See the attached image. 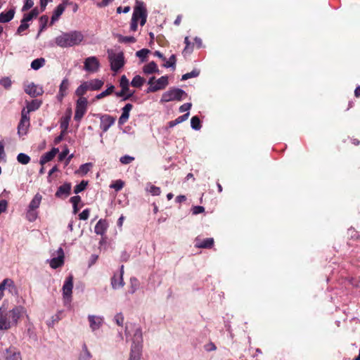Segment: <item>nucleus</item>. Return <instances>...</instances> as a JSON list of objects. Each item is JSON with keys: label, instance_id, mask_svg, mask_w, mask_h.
I'll return each instance as SVG.
<instances>
[{"label": "nucleus", "instance_id": "nucleus-39", "mask_svg": "<svg viewBox=\"0 0 360 360\" xmlns=\"http://www.w3.org/2000/svg\"><path fill=\"white\" fill-rule=\"evenodd\" d=\"M91 358V354L88 349L86 345H84L82 347V351L80 354L79 359L80 360H90Z\"/></svg>", "mask_w": 360, "mask_h": 360}, {"label": "nucleus", "instance_id": "nucleus-54", "mask_svg": "<svg viewBox=\"0 0 360 360\" xmlns=\"http://www.w3.org/2000/svg\"><path fill=\"white\" fill-rule=\"evenodd\" d=\"M89 210L85 209L79 214V218L81 220H86L89 218Z\"/></svg>", "mask_w": 360, "mask_h": 360}, {"label": "nucleus", "instance_id": "nucleus-52", "mask_svg": "<svg viewBox=\"0 0 360 360\" xmlns=\"http://www.w3.org/2000/svg\"><path fill=\"white\" fill-rule=\"evenodd\" d=\"M124 320V316L121 313L117 314L114 317V321H115V323L120 326L123 325Z\"/></svg>", "mask_w": 360, "mask_h": 360}, {"label": "nucleus", "instance_id": "nucleus-19", "mask_svg": "<svg viewBox=\"0 0 360 360\" xmlns=\"http://www.w3.org/2000/svg\"><path fill=\"white\" fill-rule=\"evenodd\" d=\"M132 108L133 105L131 103H127L122 108V113L118 120V124L120 125H123L127 122L129 117V112Z\"/></svg>", "mask_w": 360, "mask_h": 360}, {"label": "nucleus", "instance_id": "nucleus-29", "mask_svg": "<svg viewBox=\"0 0 360 360\" xmlns=\"http://www.w3.org/2000/svg\"><path fill=\"white\" fill-rule=\"evenodd\" d=\"M41 200H42V195L41 194H39V193H37L34 196V198L32 199V200L30 201V202L28 205V207L37 210V209L40 206Z\"/></svg>", "mask_w": 360, "mask_h": 360}, {"label": "nucleus", "instance_id": "nucleus-43", "mask_svg": "<svg viewBox=\"0 0 360 360\" xmlns=\"http://www.w3.org/2000/svg\"><path fill=\"white\" fill-rule=\"evenodd\" d=\"M150 53V51L147 49H141L139 51H138L136 53V55L137 57H139L142 62H143L148 54Z\"/></svg>", "mask_w": 360, "mask_h": 360}, {"label": "nucleus", "instance_id": "nucleus-55", "mask_svg": "<svg viewBox=\"0 0 360 360\" xmlns=\"http://www.w3.org/2000/svg\"><path fill=\"white\" fill-rule=\"evenodd\" d=\"M191 106L192 104L191 103H186L180 106L179 111L181 112L188 111Z\"/></svg>", "mask_w": 360, "mask_h": 360}, {"label": "nucleus", "instance_id": "nucleus-24", "mask_svg": "<svg viewBox=\"0 0 360 360\" xmlns=\"http://www.w3.org/2000/svg\"><path fill=\"white\" fill-rule=\"evenodd\" d=\"M41 101L39 100H32L31 102L27 103V109L23 108L21 112H27L29 115L30 112L35 111L40 108Z\"/></svg>", "mask_w": 360, "mask_h": 360}, {"label": "nucleus", "instance_id": "nucleus-60", "mask_svg": "<svg viewBox=\"0 0 360 360\" xmlns=\"http://www.w3.org/2000/svg\"><path fill=\"white\" fill-rule=\"evenodd\" d=\"M53 0H40V8L41 11H44L46 9L47 4L51 2Z\"/></svg>", "mask_w": 360, "mask_h": 360}, {"label": "nucleus", "instance_id": "nucleus-26", "mask_svg": "<svg viewBox=\"0 0 360 360\" xmlns=\"http://www.w3.org/2000/svg\"><path fill=\"white\" fill-rule=\"evenodd\" d=\"M108 228V224L105 220L100 219L94 227V231L98 235H103Z\"/></svg>", "mask_w": 360, "mask_h": 360}, {"label": "nucleus", "instance_id": "nucleus-25", "mask_svg": "<svg viewBox=\"0 0 360 360\" xmlns=\"http://www.w3.org/2000/svg\"><path fill=\"white\" fill-rule=\"evenodd\" d=\"M214 245V239L212 238H207L202 240L197 238L195 240V246L199 248H210Z\"/></svg>", "mask_w": 360, "mask_h": 360}, {"label": "nucleus", "instance_id": "nucleus-62", "mask_svg": "<svg viewBox=\"0 0 360 360\" xmlns=\"http://www.w3.org/2000/svg\"><path fill=\"white\" fill-rule=\"evenodd\" d=\"M120 41L125 43H134L136 39L134 37H124Z\"/></svg>", "mask_w": 360, "mask_h": 360}, {"label": "nucleus", "instance_id": "nucleus-22", "mask_svg": "<svg viewBox=\"0 0 360 360\" xmlns=\"http://www.w3.org/2000/svg\"><path fill=\"white\" fill-rule=\"evenodd\" d=\"M70 190H71L70 184L65 183V184L61 185L60 186H59V188H58V190L56 193V196L57 198H67L70 193Z\"/></svg>", "mask_w": 360, "mask_h": 360}, {"label": "nucleus", "instance_id": "nucleus-17", "mask_svg": "<svg viewBox=\"0 0 360 360\" xmlns=\"http://www.w3.org/2000/svg\"><path fill=\"white\" fill-rule=\"evenodd\" d=\"M115 122V117L110 115H103L101 117L100 127L103 131L105 132L112 124H114Z\"/></svg>", "mask_w": 360, "mask_h": 360}, {"label": "nucleus", "instance_id": "nucleus-28", "mask_svg": "<svg viewBox=\"0 0 360 360\" xmlns=\"http://www.w3.org/2000/svg\"><path fill=\"white\" fill-rule=\"evenodd\" d=\"M15 15V9L11 8L6 12H1L0 13V22L6 23L11 21Z\"/></svg>", "mask_w": 360, "mask_h": 360}, {"label": "nucleus", "instance_id": "nucleus-15", "mask_svg": "<svg viewBox=\"0 0 360 360\" xmlns=\"http://www.w3.org/2000/svg\"><path fill=\"white\" fill-rule=\"evenodd\" d=\"M50 266L56 269L61 266L64 263V252L62 248H59L56 251V256L49 260Z\"/></svg>", "mask_w": 360, "mask_h": 360}, {"label": "nucleus", "instance_id": "nucleus-64", "mask_svg": "<svg viewBox=\"0 0 360 360\" xmlns=\"http://www.w3.org/2000/svg\"><path fill=\"white\" fill-rule=\"evenodd\" d=\"M32 19H33V18L32 17L31 14L30 13H26L24 15L22 19L21 20L27 23V22L32 20Z\"/></svg>", "mask_w": 360, "mask_h": 360}, {"label": "nucleus", "instance_id": "nucleus-50", "mask_svg": "<svg viewBox=\"0 0 360 360\" xmlns=\"http://www.w3.org/2000/svg\"><path fill=\"white\" fill-rule=\"evenodd\" d=\"M92 167V165L91 163H86V164H84L82 165L79 169V173L82 174H86L90 168Z\"/></svg>", "mask_w": 360, "mask_h": 360}, {"label": "nucleus", "instance_id": "nucleus-14", "mask_svg": "<svg viewBox=\"0 0 360 360\" xmlns=\"http://www.w3.org/2000/svg\"><path fill=\"white\" fill-rule=\"evenodd\" d=\"M168 77L167 76H162L158 79L155 80V84L153 86H149L146 92L150 93V92H155L159 90H162L166 88V86L168 85Z\"/></svg>", "mask_w": 360, "mask_h": 360}, {"label": "nucleus", "instance_id": "nucleus-31", "mask_svg": "<svg viewBox=\"0 0 360 360\" xmlns=\"http://www.w3.org/2000/svg\"><path fill=\"white\" fill-rule=\"evenodd\" d=\"M104 82L98 79H95L93 80H91L89 82H88V84L89 85V90L92 91H97L101 89V87L103 86Z\"/></svg>", "mask_w": 360, "mask_h": 360}, {"label": "nucleus", "instance_id": "nucleus-48", "mask_svg": "<svg viewBox=\"0 0 360 360\" xmlns=\"http://www.w3.org/2000/svg\"><path fill=\"white\" fill-rule=\"evenodd\" d=\"M28 27L29 24L21 20L20 25L18 27L16 34L18 35H21L24 31L28 29Z\"/></svg>", "mask_w": 360, "mask_h": 360}, {"label": "nucleus", "instance_id": "nucleus-11", "mask_svg": "<svg viewBox=\"0 0 360 360\" xmlns=\"http://www.w3.org/2000/svg\"><path fill=\"white\" fill-rule=\"evenodd\" d=\"M6 290L12 295L17 294V288L12 279L5 278L0 283V300L4 297Z\"/></svg>", "mask_w": 360, "mask_h": 360}, {"label": "nucleus", "instance_id": "nucleus-23", "mask_svg": "<svg viewBox=\"0 0 360 360\" xmlns=\"http://www.w3.org/2000/svg\"><path fill=\"white\" fill-rule=\"evenodd\" d=\"M65 9V3L63 2L59 4L54 10L53 15L51 16L50 25H53V23L58 20L60 16L63 14Z\"/></svg>", "mask_w": 360, "mask_h": 360}, {"label": "nucleus", "instance_id": "nucleus-9", "mask_svg": "<svg viewBox=\"0 0 360 360\" xmlns=\"http://www.w3.org/2000/svg\"><path fill=\"white\" fill-rule=\"evenodd\" d=\"M73 288V277L69 276L63 286V296L65 304H69L71 302V297Z\"/></svg>", "mask_w": 360, "mask_h": 360}, {"label": "nucleus", "instance_id": "nucleus-61", "mask_svg": "<svg viewBox=\"0 0 360 360\" xmlns=\"http://www.w3.org/2000/svg\"><path fill=\"white\" fill-rule=\"evenodd\" d=\"M72 205H78L81 202V198L79 195H75L70 198Z\"/></svg>", "mask_w": 360, "mask_h": 360}, {"label": "nucleus", "instance_id": "nucleus-35", "mask_svg": "<svg viewBox=\"0 0 360 360\" xmlns=\"http://www.w3.org/2000/svg\"><path fill=\"white\" fill-rule=\"evenodd\" d=\"M142 352L141 350L130 349L128 360H141Z\"/></svg>", "mask_w": 360, "mask_h": 360}, {"label": "nucleus", "instance_id": "nucleus-36", "mask_svg": "<svg viewBox=\"0 0 360 360\" xmlns=\"http://www.w3.org/2000/svg\"><path fill=\"white\" fill-rule=\"evenodd\" d=\"M115 90V86L112 84L109 85L108 89L105 90L104 91L101 92V94L96 95V99L99 100L107 96H109L112 94L114 92Z\"/></svg>", "mask_w": 360, "mask_h": 360}, {"label": "nucleus", "instance_id": "nucleus-7", "mask_svg": "<svg viewBox=\"0 0 360 360\" xmlns=\"http://www.w3.org/2000/svg\"><path fill=\"white\" fill-rule=\"evenodd\" d=\"M0 360H22L21 353L14 346L0 349Z\"/></svg>", "mask_w": 360, "mask_h": 360}, {"label": "nucleus", "instance_id": "nucleus-42", "mask_svg": "<svg viewBox=\"0 0 360 360\" xmlns=\"http://www.w3.org/2000/svg\"><path fill=\"white\" fill-rule=\"evenodd\" d=\"M124 182L121 179H118V180L113 181L110 184V187L111 188L115 189L116 191H119L124 187Z\"/></svg>", "mask_w": 360, "mask_h": 360}, {"label": "nucleus", "instance_id": "nucleus-3", "mask_svg": "<svg viewBox=\"0 0 360 360\" xmlns=\"http://www.w3.org/2000/svg\"><path fill=\"white\" fill-rule=\"evenodd\" d=\"M84 36L79 31L63 32L55 39L57 46L66 48L79 45L83 40Z\"/></svg>", "mask_w": 360, "mask_h": 360}, {"label": "nucleus", "instance_id": "nucleus-2", "mask_svg": "<svg viewBox=\"0 0 360 360\" xmlns=\"http://www.w3.org/2000/svg\"><path fill=\"white\" fill-rule=\"evenodd\" d=\"M125 335L127 340L131 342L130 349L143 351V333L139 326L134 323L127 325Z\"/></svg>", "mask_w": 360, "mask_h": 360}, {"label": "nucleus", "instance_id": "nucleus-51", "mask_svg": "<svg viewBox=\"0 0 360 360\" xmlns=\"http://www.w3.org/2000/svg\"><path fill=\"white\" fill-rule=\"evenodd\" d=\"M59 153V149L53 148L49 152L45 153L41 158H55Z\"/></svg>", "mask_w": 360, "mask_h": 360}, {"label": "nucleus", "instance_id": "nucleus-45", "mask_svg": "<svg viewBox=\"0 0 360 360\" xmlns=\"http://www.w3.org/2000/svg\"><path fill=\"white\" fill-rule=\"evenodd\" d=\"M87 186V181H82L79 184H77L74 189L75 193L77 194L82 191H83Z\"/></svg>", "mask_w": 360, "mask_h": 360}, {"label": "nucleus", "instance_id": "nucleus-16", "mask_svg": "<svg viewBox=\"0 0 360 360\" xmlns=\"http://www.w3.org/2000/svg\"><path fill=\"white\" fill-rule=\"evenodd\" d=\"M123 274L124 266L122 265L120 272L115 274L111 279V285L113 289H118L124 286V282L123 280Z\"/></svg>", "mask_w": 360, "mask_h": 360}, {"label": "nucleus", "instance_id": "nucleus-21", "mask_svg": "<svg viewBox=\"0 0 360 360\" xmlns=\"http://www.w3.org/2000/svg\"><path fill=\"white\" fill-rule=\"evenodd\" d=\"M25 91L26 94H29L32 97H37L40 96L43 93V90L41 88H39L34 83L28 84L25 88Z\"/></svg>", "mask_w": 360, "mask_h": 360}, {"label": "nucleus", "instance_id": "nucleus-10", "mask_svg": "<svg viewBox=\"0 0 360 360\" xmlns=\"http://www.w3.org/2000/svg\"><path fill=\"white\" fill-rule=\"evenodd\" d=\"M87 319L89 328L93 333L100 330L104 324V317L102 316L89 314Z\"/></svg>", "mask_w": 360, "mask_h": 360}, {"label": "nucleus", "instance_id": "nucleus-13", "mask_svg": "<svg viewBox=\"0 0 360 360\" xmlns=\"http://www.w3.org/2000/svg\"><path fill=\"white\" fill-rule=\"evenodd\" d=\"M100 68L99 60L95 56H90L85 59L84 69L89 72H96Z\"/></svg>", "mask_w": 360, "mask_h": 360}, {"label": "nucleus", "instance_id": "nucleus-1", "mask_svg": "<svg viewBox=\"0 0 360 360\" xmlns=\"http://www.w3.org/2000/svg\"><path fill=\"white\" fill-rule=\"evenodd\" d=\"M26 314L24 307L15 306L11 309L2 304L0 307V331L5 332L16 326L20 318Z\"/></svg>", "mask_w": 360, "mask_h": 360}, {"label": "nucleus", "instance_id": "nucleus-58", "mask_svg": "<svg viewBox=\"0 0 360 360\" xmlns=\"http://www.w3.org/2000/svg\"><path fill=\"white\" fill-rule=\"evenodd\" d=\"M7 205L8 203L6 200H0V214L6 210Z\"/></svg>", "mask_w": 360, "mask_h": 360}, {"label": "nucleus", "instance_id": "nucleus-30", "mask_svg": "<svg viewBox=\"0 0 360 360\" xmlns=\"http://www.w3.org/2000/svg\"><path fill=\"white\" fill-rule=\"evenodd\" d=\"M89 90L88 82H85L80 84L75 91V94L79 98H84L83 96Z\"/></svg>", "mask_w": 360, "mask_h": 360}, {"label": "nucleus", "instance_id": "nucleus-40", "mask_svg": "<svg viewBox=\"0 0 360 360\" xmlns=\"http://www.w3.org/2000/svg\"><path fill=\"white\" fill-rule=\"evenodd\" d=\"M146 191L153 195H159L161 193L160 188L151 184H147Z\"/></svg>", "mask_w": 360, "mask_h": 360}, {"label": "nucleus", "instance_id": "nucleus-44", "mask_svg": "<svg viewBox=\"0 0 360 360\" xmlns=\"http://www.w3.org/2000/svg\"><path fill=\"white\" fill-rule=\"evenodd\" d=\"M49 22V17L46 15L41 16L39 18L40 29L39 32H42L46 29L47 23Z\"/></svg>", "mask_w": 360, "mask_h": 360}, {"label": "nucleus", "instance_id": "nucleus-4", "mask_svg": "<svg viewBox=\"0 0 360 360\" xmlns=\"http://www.w3.org/2000/svg\"><path fill=\"white\" fill-rule=\"evenodd\" d=\"M108 53L111 70L117 72L124 65V53L122 52L115 53L112 50H108Z\"/></svg>", "mask_w": 360, "mask_h": 360}, {"label": "nucleus", "instance_id": "nucleus-49", "mask_svg": "<svg viewBox=\"0 0 360 360\" xmlns=\"http://www.w3.org/2000/svg\"><path fill=\"white\" fill-rule=\"evenodd\" d=\"M0 84L5 89H8L11 87L12 82L9 77H4L0 79Z\"/></svg>", "mask_w": 360, "mask_h": 360}, {"label": "nucleus", "instance_id": "nucleus-6", "mask_svg": "<svg viewBox=\"0 0 360 360\" xmlns=\"http://www.w3.org/2000/svg\"><path fill=\"white\" fill-rule=\"evenodd\" d=\"M147 15V10L145 4L143 1L136 0L132 18L136 19L138 21L140 20V25L143 26L146 22Z\"/></svg>", "mask_w": 360, "mask_h": 360}, {"label": "nucleus", "instance_id": "nucleus-46", "mask_svg": "<svg viewBox=\"0 0 360 360\" xmlns=\"http://www.w3.org/2000/svg\"><path fill=\"white\" fill-rule=\"evenodd\" d=\"M176 56L172 55L169 60L166 61V63L163 65L165 68H174L176 65Z\"/></svg>", "mask_w": 360, "mask_h": 360}, {"label": "nucleus", "instance_id": "nucleus-32", "mask_svg": "<svg viewBox=\"0 0 360 360\" xmlns=\"http://www.w3.org/2000/svg\"><path fill=\"white\" fill-rule=\"evenodd\" d=\"M38 217V211L27 207L26 211V219L30 221H34Z\"/></svg>", "mask_w": 360, "mask_h": 360}, {"label": "nucleus", "instance_id": "nucleus-57", "mask_svg": "<svg viewBox=\"0 0 360 360\" xmlns=\"http://www.w3.org/2000/svg\"><path fill=\"white\" fill-rule=\"evenodd\" d=\"M205 211V208L202 206H194L192 209L193 214H198L202 213Z\"/></svg>", "mask_w": 360, "mask_h": 360}, {"label": "nucleus", "instance_id": "nucleus-53", "mask_svg": "<svg viewBox=\"0 0 360 360\" xmlns=\"http://www.w3.org/2000/svg\"><path fill=\"white\" fill-rule=\"evenodd\" d=\"M34 6L33 0H25V2L22 8V11H26L32 8Z\"/></svg>", "mask_w": 360, "mask_h": 360}, {"label": "nucleus", "instance_id": "nucleus-5", "mask_svg": "<svg viewBox=\"0 0 360 360\" xmlns=\"http://www.w3.org/2000/svg\"><path fill=\"white\" fill-rule=\"evenodd\" d=\"M187 96L186 93L179 88H174L165 91L162 95L160 101L167 103L172 101H181L183 97Z\"/></svg>", "mask_w": 360, "mask_h": 360}, {"label": "nucleus", "instance_id": "nucleus-47", "mask_svg": "<svg viewBox=\"0 0 360 360\" xmlns=\"http://www.w3.org/2000/svg\"><path fill=\"white\" fill-rule=\"evenodd\" d=\"M199 73H200V72L198 70H193L191 72H188V73L183 75L181 79L186 80V79H188L192 77H195L198 76Z\"/></svg>", "mask_w": 360, "mask_h": 360}, {"label": "nucleus", "instance_id": "nucleus-59", "mask_svg": "<svg viewBox=\"0 0 360 360\" xmlns=\"http://www.w3.org/2000/svg\"><path fill=\"white\" fill-rule=\"evenodd\" d=\"M137 28H138V20H136V19L131 18V22L130 24L131 30L135 32L137 30Z\"/></svg>", "mask_w": 360, "mask_h": 360}, {"label": "nucleus", "instance_id": "nucleus-41", "mask_svg": "<svg viewBox=\"0 0 360 360\" xmlns=\"http://www.w3.org/2000/svg\"><path fill=\"white\" fill-rule=\"evenodd\" d=\"M191 127L195 130H199L201 128V122L198 116H193L191 120Z\"/></svg>", "mask_w": 360, "mask_h": 360}, {"label": "nucleus", "instance_id": "nucleus-38", "mask_svg": "<svg viewBox=\"0 0 360 360\" xmlns=\"http://www.w3.org/2000/svg\"><path fill=\"white\" fill-rule=\"evenodd\" d=\"M120 86L126 92L129 91V82L127 77L124 75L121 77L120 80Z\"/></svg>", "mask_w": 360, "mask_h": 360}, {"label": "nucleus", "instance_id": "nucleus-8", "mask_svg": "<svg viewBox=\"0 0 360 360\" xmlns=\"http://www.w3.org/2000/svg\"><path fill=\"white\" fill-rule=\"evenodd\" d=\"M87 98H79L76 103L75 112L74 119L77 122H80L87 110Z\"/></svg>", "mask_w": 360, "mask_h": 360}, {"label": "nucleus", "instance_id": "nucleus-37", "mask_svg": "<svg viewBox=\"0 0 360 360\" xmlns=\"http://www.w3.org/2000/svg\"><path fill=\"white\" fill-rule=\"evenodd\" d=\"M45 64V59L43 58L34 59L31 63V68L35 70H39Z\"/></svg>", "mask_w": 360, "mask_h": 360}, {"label": "nucleus", "instance_id": "nucleus-18", "mask_svg": "<svg viewBox=\"0 0 360 360\" xmlns=\"http://www.w3.org/2000/svg\"><path fill=\"white\" fill-rule=\"evenodd\" d=\"M72 111L71 109L67 110L65 115L60 118V127L61 129V134H65L69 127V122L71 119Z\"/></svg>", "mask_w": 360, "mask_h": 360}, {"label": "nucleus", "instance_id": "nucleus-33", "mask_svg": "<svg viewBox=\"0 0 360 360\" xmlns=\"http://www.w3.org/2000/svg\"><path fill=\"white\" fill-rule=\"evenodd\" d=\"M146 79L140 75H136L131 82L133 87L141 88L145 83Z\"/></svg>", "mask_w": 360, "mask_h": 360}, {"label": "nucleus", "instance_id": "nucleus-56", "mask_svg": "<svg viewBox=\"0 0 360 360\" xmlns=\"http://www.w3.org/2000/svg\"><path fill=\"white\" fill-rule=\"evenodd\" d=\"M69 154V150L66 146H63L62 150L60 152L58 158H67Z\"/></svg>", "mask_w": 360, "mask_h": 360}, {"label": "nucleus", "instance_id": "nucleus-63", "mask_svg": "<svg viewBox=\"0 0 360 360\" xmlns=\"http://www.w3.org/2000/svg\"><path fill=\"white\" fill-rule=\"evenodd\" d=\"M130 11V7L129 6H125L124 8H122L121 6H119L117 8V13H121L122 12L124 13H128L129 11Z\"/></svg>", "mask_w": 360, "mask_h": 360}, {"label": "nucleus", "instance_id": "nucleus-12", "mask_svg": "<svg viewBox=\"0 0 360 360\" xmlns=\"http://www.w3.org/2000/svg\"><path fill=\"white\" fill-rule=\"evenodd\" d=\"M30 126V115L27 112H21V119L18 126V132L20 135H25Z\"/></svg>", "mask_w": 360, "mask_h": 360}, {"label": "nucleus", "instance_id": "nucleus-27", "mask_svg": "<svg viewBox=\"0 0 360 360\" xmlns=\"http://www.w3.org/2000/svg\"><path fill=\"white\" fill-rule=\"evenodd\" d=\"M143 72L146 75H149L156 72L159 73L160 71L157 64L154 61H151L143 67Z\"/></svg>", "mask_w": 360, "mask_h": 360}, {"label": "nucleus", "instance_id": "nucleus-20", "mask_svg": "<svg viewBox=\"0 0 360 360\" xmlns=\"http://www.w3.org/2000/svg\"><path fill=\"white\" fill-rule=\"evenodd\" d=\"M70 82L67 78H64L59 87L58 94L57 98L59 101H62L63 98L67 95L69 89Z\"/></svg>", "mask_w": 360, "mask_h": 360}, {"label": "nucleus", "instance_id": "nucleus-34", "mask_svg": "<svg viewBox=\"0 0 360 360\" xmlns=\"http://www.w3.org/2000/svg\"><path fill=\"white\" fill-rule=\"evenodd\" d=\"M130 285L129 292L130 294H134L139 287V281L136 278L132 277L130 278Z\"/></svg>", "mask_w": 360, "mask_h": 360}]
</instances>
